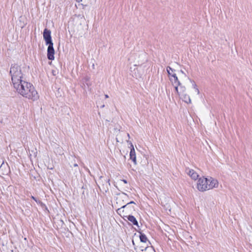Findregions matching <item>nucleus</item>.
I'll list each match as a JSON object with an SVG mask.
<instances>
[{
  "label": "nucleus",
  "instance_id": "obj_16",
  "mask_svg": "<svg viewBox=\"0 0 252 252\" xmlns=\"http://www.w3.org/2000/svg\"><path fill=\"white\" fill-rule=\"evenodd\" d=\"M140 239L141 242L146 243L148 241L146 236L144 234H141L140 235Z\"/></svg>",
  "mask_w": 252,
  "mask_h": 252
},
{
  "label": "nucleus",
  "instance_id": "obj_7",
  "mask_svg": "<svg viewBox=\"0 0 252 252\" xmlns=\"http://www.w3.org/2000/svg\"><path fill=\"white\" fill-rule=\"evenodd\" d=\"M130 158L132 160L134 164L135 165H136L137 162H136V154L135 152L134 147H132V148H130Z\"/></svg>",
  "mask_w": 252,
  "mask_h": 252
},
{
  "label": "nucleus",
  "instance_id": "obj_18",
  "mask_svg": "<svg viewBox=\"0 0 252 252\" xmlns=\"http://www.w3.org/2000/svg\"><path fill=\"white\" fill-rule=\"evenodd\" d=\"M192 86H193V88L194 89L196 93V94H199V91L198 89L197 88V86H196V84L194 82H192Z\"/></svg>",
  "mask_w": 252,
  "mask_h": 252
},
{
  "label": "nucleus",
  "instance_id": "obj_32",
  "mask_svg": "<svg viewBox=\"0 0 252 252\" xmlns=\"http://www.w3.org/2000/svg\"><path fill=\"white\" fill-rule=\"evenodd\" d=\"M104 107V105H103L102 106H101V108H103Z\"/></svg>",
  "mask_w": 252,
  "mask_h": 252
},
{
  "label": "nucleus",
  "instance_id": "obj_12",
  "mask_svg": "<svg viewBox=\"0 0 252 252\" xmlns=\"http://www.w3.org/2000/svg\"><path fill=\"white\" fill-rule=\"evenodd\" d=\"M172 77H173V78H170V80L172 81L173 85H174V84L180 85L181 83L179 81L178 77L176 76V74L175 73H173L172 75Z\"/></svg>",
  "mask_w": 252,
  "mask_h": 252
},
{
  "label": "nucleus",
  "instance_id": "obj_30",
  "mask_svg": "<svg viewBox=\"0 0 252 252\" xmlns=\"http://www.w3.org/2000/svg\"><path fill=\"white\" fill-rule=\"evenodd\" d=\"M127 136L128 137V138H130V135H129V133H127Z\"/></svg>",
  "mask_w": 252,
  "mask_h": 252
},
{
  "label": "nucleus",
  "instance_id": "obj_2",
  "mask_svg": "<svg viewBox=\"0 0 252 252\" xmlns=\"http://www.w3.org/2000/svg\"><path fill=\"white\" fill-rule=\"evenodd\" d=\"M218 186V180L212 177L207 178L203 177L199 178L197 182V188L199 191L202 192L217 188Z\"/></svg>",
  "mask_w": 252,
  "mask_h": 252
},
{
  "label": "nucleus",
  "instance_id": "obj_10",
  "mask_svg": "<svg viewBox=\"0 0 252 252\" xmlns=\"http://www.w3.org/2000/svg\"><path fill=\"white\" fill-rule=\"evenodd\" d=\"M180 98H181L183 101H184L187 103H191V99L190 98V97L187 94H185V93L183 94L180 96Z\"/></svg>",
  "mask_w": 252,
  "mask_h": 252
},
{
  "label": "nucleus",
  "instance_id": "obj_5",
  "mask_svg": "<svg viewBox=\"0 0 252 252\" xmlns=\"http://www.w3.org/2000/svg\"><path fill=\"white\" fill-rule=\"evenodd\" d=\"M132 204H135V203L133 201H130L129 202L126 203V204L122 205V207L117 210L118 213L120 212L124 213L126 211V213H129L131 211L134 210V206H131L130 205Z\"/></svg>",
  "mask_w": 252,
  "mask_h": 252
},
{
  "label": "nucleus",
  "instance_id": "obj_8",
  "mask_svg": "<svg viewBox=\"0 0 252 252\" xmlns=\"http://www.w3.org/2000/svg\"><path fill=\"white\" fill-rule=\"evenodd\" d=\"M54 48H47V58L50 60H54Z\"/></svg>",
  "mask_w": 252,
  "mask_h": 252
},
{
  "label": "nucleus",
  "instance_id": "obj_19",
  "mask_svg": "<svg viewBox=\"0 0 252 252\" xmlns=\"http://www.w3.org/2000/svg\"><path fill=\"white\" fill-rule=\"evenodd\" d=\"M173 85L174 86V88L177 94L179 95V85H178L177 84H174Z\"/></svg>",
  "mask_w": 252,
  "mask_h": 252
},
{
  "label": "nucleus",
  "instance_id": "obj_23",
  "mask_svg": "<svg viewBox=\"0 0 252 252\" xmlns=\"http://www.w3.org/2000/svg\"><path fill=\"white\" fill-rule=\"evenodd\" d=\"M116 141L117 142H120V143H123V140H119L118 138H116Z\"/></svg>",
  "mask_w": 252,
  "mask_h": 252
},
{
  "label": "nucleus",
  "instance_id": "obj_21",
  "mask_svg": "<svg viewBox=\"0 0 252 252\" xmlns=\"http://www.w3.org/2000/svg\"><path fill=\"white\" fill-rule=\"evenodd\" d=\"M145 251H151V250H153L152 248L151 247H146L145 248Z\"/></svg>",
  "mask_w": 252,
  "mask_h": 252
},
{
  "label": "nucleus",
  "instance_id": "obj_11",
  "mask_svg": "<svg viewBox=\"0 0 252 252\" xmlns=\"http://www.w3.org/2000/svg\"><path fill=\"white\" fill-rule=\"evenodd\" d=\"M136 66L137 65L136 64H135L133 65V67H130V70L132 73V75L133 77L137 78L138 77H139V73L138 72H137V71H136V70L137 69V68L136 67Z\"/></svg>",
  "mask_w": 252,
  "mask_h": 252
},
{
  "label": "nucleus",
  "instance_id": "obj_29",
  "mask_svg": "<svg viewBox=\"0 0 252 252\" xmlns=\"http://www.w3.org/2000/svg\"><path fill=\"white\" fill-rule=\"evenodd\" d=\"M32 198L33 200H34L35 201H36V199H35V197H34L33 196H32Z\"/></svg>",
  "mask_w": 252,
  "mask_h": 252
},
{
  "label": "nucleus",
  "instance_id": "obj_4",
  "mask_svg": "<svg viewBox=\"0 0 252 252\" xmlns=\"http://www.w3.org/2000/svg\"><path fill=\"white\" fill-rule=\"evenodd\" d=\"M43 37L46 42L48 47H53V43L52 41L51 36V31L47 29H45L43 32Z\"/></svg>",
  "mask_w": 252,
  "mask_h": 252
},
{
  "label": "nucleus",
  "instance_id": "obj_9",
  "mask_svg": "<svg viewBox=\"0 0 252 252\" xmlns=\"http://www.w3.org/2000/svg\"><path fill=\"white\" fill-rule=\"evenodd\" d=\"M130 222H131L132 224L134 225L138 226V223L137 221L136 218L131 215H128L125 216Z\"/></svg>",
  "mask_w": 252,
  "mask_h": 252
},
{
  "label": "nucleus",
  "instance_id": "obj_31",
  "mask_svg": "<svg viewBox=\"0 0 252 252\" xmlns=\"http://www.w3.org/2000/svg\"><path fill=\"white\" fill-rule=\"evenodd\" d=\"M109 181H110V180H108V181H107V182L108 183L109 185L110 186V183H109Z\"/></svg>",
  "mask_w": 252,
  "mask_h": 252
},
{
  "label": "nucleus",
  "instance_id": "obj_1",
  "mask_svg": "<svg viewBox=\"0 0 252 252\" xmlns=\"http://www.w3.org/2000/svg\"><path fill=\"white\" fill-rule=\"evenodd\" d=\"M14 88L19 94L29 99L35 101L39 98V95L33 86L26 81Z\"/></svg>",
  "mask_w": 252,
  "mask_h": 252
},
{
  "label": "nucleus",
  "instance_id": "obj_6",
  "mask_svg": "<svg viewBox=\"0 0 252 252\" xmlns=\"http://www.w3.org/2000/svg\"><path fill=\"white\" fill-rule=\"evenodd\" d=\"M186 173L193 180L198 179L199 175L198 173L193 169L187 168L186 170Z\"/></svg>",
  "mask_w": 252,
  "mask_h": 252
},
{
  "label": "nucleus",
  "instance_id": "obj_26",
  "mask_svg": "<svg viewBox=\"0 0 252 252\" xmlns=\"http://www.w3.org/2000/svg\"><path fill=\"white\" fill-rule=\"evenodd\" d=\"M105 97L106 98H108V97H109V96H108L107 94H105Z\"/></svg>",
  "mask_w": 252,
  "mask_h": 252
},
{
  "label": "nucleus",
  "instance_id": "obj_28",
  "mask_svg": "<svg viewBox=\"0 0 252 252\" xmlns=\"http://www.w3.org/2000/svg\"><path fill=\"white\" fill-rule=\"evenodd\" d=\"M76 1L78 2H80V1H82V0H76Z\"/></svg>",
  "mask_w": 252,
  "mask_h": 252
},
{
  "label": "nucleus",
  "instance_id": "obj_24",
  "mask_svg": "<svg viewBox=\"0 0 252 252\" xmlns=\"http://www.w3.org/2000/svg\"><path fill=\"white\" fill-rule=\"evenodd\" d=\"M122 181L125 183V184H126L127 183V181L126 180H123Z\"/></svg>",
  "mask_w": 252,
  "mask_h": 252
},
{
  "label": "nucleus",
  "instance_id": "obj_15",
  "mask_svg": "<svg viewBox=\"0 0 252 252\" xmlns=\"http://www.w3.org/2000/svg\"><path fill=\"white\" fill-rule=\"evenodd\" d=\"M127 198V195L126 193L123 192L122 194H119V197L117 198V199H122V201H124V199H126Z\"/></svg>",
  "mask_w": 252,
  "mask_h": 252
},
{
  "label": "nucleus",
  "instance_id": "obj_20",
  "mask_svg": "<svg viewBox=\"0 0 252 252\" xmlns=\"http://www.w3.org/2000/svg\"><path fill=\"white\" fill-rule=\"evenodd\" d=\"M126 142L128 143V144L130 145V148H132V147H134L132 142L129 140H126Z\"/></svg>",
  "mask_w": 252,
  "mask_h": 252
},
{
  "label": "nucleus",
  "instance_id": "obj_14",
  "mask_svg": "<svg viewBox=\"0 0 252 252\" xmlns=\"http://www.w3.org/2000/svg\"><path fill=\"white\" fill-rule=\"evenodd\" d=\"M90 81V77L88 76H86L83 78V82L85 83L88 87H89L92 85Z\"/></svg>",
  "mask_w": 252,
  "mask_h": 252
},
{
  "label": "nucleus",
  "instance_id": "obj_27",
  "mask_svg": "<svg viewBox=\"0 0 252 252\" xmlns=\"http://www.w3.org/2000/svg\"><path fill=\"white\" fill-rule=\"evenodd\" d=\"M92 67H93V69H94V68H95V65H94V63H93V64Z\"/></svg>",
  "mask_w": 252,
  "mask_h": 252
},
{
  "label": "nucleus",
  "instance_id": "obj_13",
  "mask_svg": "<svg viewBox=\"0 0 252 252\" xmlns=\"http://www.w3.org/2000/svg\"><path fill=\"white\" fill-rule=\"evenodd\" d=\"M179 85V95L180 96L183 94L185 93L186 92V87L183 85H182L181 83H180V85Z\"/></svg>",
  "mask_w": 252,
  "mask_h": 252
},
{
  "label": "nucleus",
  "instance_id": "obj_17",
  "mask_svg": "<svg viewBox=\"0 0 252 252\" xmlns=\"http://www.w3.org/2000/svg\"><path fill=\"white\" fill-rule=\"evenodd\" d=\"M166 70L168 75L172 77V75L174 73H173L174 71L173 69L170 66H167L166 68Z\"/></svg>",
  "mask_w": 252,
  "mask_h": 252
},
{
  "label": "nucleus",
  "instance_id": "obj_22",
  "mask_svg": "<svg viewBox=\"0 0 252 252\" xmlns=\"http://www.w3.org/2000/svg\"><path fill=\"white\" fill-rule=\"evenodd\" d=\"M79 5H82V7H83V9H84V8H85V7L86 6H87V4H82V3H81V4H80Z\"/></svg>",
  "mask_w": 252,
  "mask_h": 252
},
{
  "label": "nucleus",
  "instance_id": "obj_25",
  "mask_svg": "<svg viewBox=\"0 0 252 252\" xmlns=\"http://www.w3.org/2000/svg\"><path fill=\"white\" fill-rule=\"evenodd\" d=\"M73 166H74V167H78V164H77V163H74V164H73Z\"/></svg>",
  "mask_w": 252,
  "mask_h": 252
},
{
  "label": "nucleus",
  "instance_id": "obj_3",
  "mask_svg": "<svg viewBox=\"0 0 252 252\" xmlns=\"http://www.w3.org/2000/svg\"><path fill=\"white\" fill-rule=\"evenodd\" d=\"M10 74L14 87L20 85V84H21L23 81H25L24 79L23 74L22 72L21 67L17 64H14L11 66L10 70Z\"/></svg>",
  "mask_w": 252,
  "mask_h": 252
}]
</instances>
